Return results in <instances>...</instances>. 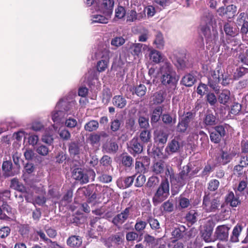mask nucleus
I'll return each mask as SVG.
<instances>
[{"label":"nucleus","mask_w":248,"mask_h":248,"mask_svg":"<svg viewBox=\"0 0 248 248\" xmlns=\"http://www.w3.org/2000/svg\"><path fill=\"white\" fill-rule=\"evenodd\" d=\"M160 72L162 84L169 88L170 92H173L176 88L179 77L177 76L170 63L168 61H162Z\"/></svg>","instance_id":"1"},{"label":"nucleus","mask_w":248,"mask_h":248,"mask_svg":"<svg viewBox=\"0 0 248 248\" xmlns=\"http://www.w3.org/2000/svg\"><path fill=\"white\" fill-rule=\"evenodd\" d=\"M170 195V184L167 178L162 180L153 197V202L156 206L168 198Z\"/></svg>","instance_id":"2"},{"label":"nucleus","mask_w":248,"mask_h":248,"mask_svg":"<svg viewBox=\"0 0 248 248\" xmlns=\"http://www.w3.org/2000/svg\"><path fill=\"white\" fill-rule=\"evenodd\" d=\"M95 176V173L92 170H85L78 168L74 169L72 171V177L76 180L79 181L81 184L88 183L90 178L93 180Z\"/></svg>","instance_id":"3"},{"label":"nucleus","mask_w":248,"mask_h":248,"mask_svg":"<svg viewBox=\"0 0 248 248\" xmlns=\"http://www.w3.org/2000/svg\"><path fill=\"white\" fill-rule=\"evenodd\" d=\"M190 169L187 165L183 167V170L177 176H175L173 185H178L179 186H184L191 178L189 173Z\"/></svg>","instance_id":"4"},{"label":"nucleus","mask_w":248,"mask_h":248,"mask_svg":"<svg viewBox=\"0 0 248 248\" xmlns=\"http://www.w3.org/2000/svg\"><path fill=\"white\" fill-rule=\"evenodd\" d=\"M219 205V201L217 199L211 200L209 195L204 196L202 206L206 212H215L218 209Z\"/></svg>","instance_id":"5"},{"label":"nucleus","mask_w":248,"mask_h":248,"mask_svg":"<svg viewBox=\"0 0 248 248\" xmlns=\"http://www.w3.org/2000/svg\"><path fill=\"white\" fill-rule=\"evenodd\" d=\"M128 150L132 155L140 154L143 151V144L138 137H134L128 143Z\"/></svg>","instance_id":"6"},{"label":"nucleus","mask_w":248,"mask_h":248,"mask_svg":"<svg viewBox=\"0 0 248 248\" xmlns=\"http://www.w3.org/2000/svg\"><path fill=\"white\" fill-rule=\"evenodd\" d=\"M130 210V207H127L121 213L115 216L112 219V223L116 226H120L123 224L128 218Z\"/></svg>","instance_id":"7"},{"label":"nucleus","mask_w":248,"mask_h":248,"mask_svg":"<svg viewBox=\"0 0 248 248\" xmlns=\"http://www.w3.org/2000/svg\"><path fill=\"white\" fill-rule=\"evenodd\" d=\"M124 240L118 234L110 236L105 243V245L108 248H121V245L123 243Z\"/></svg>","instance_id":"8"},{"label":"nucleus","mask_w":248,"mask_h":248,"mask_svg":"<svg viewBox=\"0 0 248 248\" xmlns=\"http://www.w3.org/2000/svg\"><path fill=\"white\" fill-rule=\"evenodd\" d=\"M213 231V226L210 222H208L203 225L201 230L202 238L206 242H210L212 241V234Z\"/></svg>","instance_id":"9"},{"label":"nucleus","mask_w":248,"mask_h":248,"mask_svg":"<svg viewBox=\"0 0 248 248\" xmlns=\"http://www.w3.org/2000/svg\"><path fill=\"white\" fill-rule=\"evenodd\" d=\"M11 187L24 194V197L26 200L28 202H31V197L28 194L26 188L22 183H20L17 179L14 178L11 180Z\"/></svg>","instance_id":"10"},{"label":"nucleus","mask_w":248,"mask_h":248,"mask_svg":"<svg viewBox=\"0 0 248 248\" xmlns=\"http://www.w3.org/2000/svg\"><path fill=\"white\" fill-rule=\"evenodd\" d=\"M102 58L103 60L99 61L97 64V70L98 72L104 71L108 67L110 57V51L108 49H105L102 52Z\"/></svg>","instance_id":"11"},{"label":"nucleus","mask_w":248,"mask_h":248,"mask_svg":"<svg viewBox=\"0 0 248 248\" xmlns=\"http://www.w3.org/2000/svg\"><path fill=\"white\" fill-rule=\"evenodd\" d=\"M230 228L226 225H220L217 226L215 232V234L217 239L221 241H227L229 237V231Z\"/></svg>","instance_id":"12"},{"label":"nucleus","mask_w":248,"mask_h":248,"mask_svg":"<svg viewBox=\"0 0 248 248\" xmlns=\"http://www.w3.org/2000/svg\"><path fill=\"white\" fill-rule=\"evenodd\" d=\"M114 5L113 0H103L101 4V10L106 16L110 17L113 12Z\"/></svg>","instance_id":"13"},{"label":"nucleus","mask_w":248,"mask_h":248,"mask_svg":"<svg viewBox=\"0 0 248 248\" xmlns=\"http://www.w3.org/2000/svg\"><path fill=\"white\" fill-rule=\"evenodd\" d=\"M202 32L208 42L215 41L217 38V32L216 31H211L208 27H203L202 29Z\"/></svg>","instance_id":"14"},{"label":"nucleus","mask_w":248,"mask_h":248,"mask_svg":"<svg viewBox=\"0 0 248 248\" xmlns=\"http://www.w3.org/2000/svg\"><path fill=\"white\" fill-rule=\"evenodd\" d=\"M145 16L144 12L137 13L135 10L129 11L127 14V22H136L142 20Z\"/></svg>","instance_id":"15"},{"label":"nucleus","mask_w":248,"mask_h":248,"mask_svg":"<svg viewBox=\"0 0 248 248\" xmlns=\"http://www.w3.org/2000/svg\"><path fill=\"white\" fill-rule=\"evenodd\" d=\"M179 148L180 144L179 142L175 139H173L169 142L165 149V151L169 155H170L177 152Z\"/></svg>","instance_id":"16"},{"label":"nucleus","mask_w":248,"mask_h":248,"mask_svg":"<svg viewBox=\"0 0 248 248\" xmlns=\"http://www.w3.org/2000/svg\"><path fill=\"white\" fill-rule=\"evenodd\" d=\"M103 151L107 153H115L118 149V146L115 142L110 141L103 145Z\"/></svg>","instance_id":"17"},{"label":"nucleus","mask_w":248,"mask_h":248,"mask_svg":"<svg viewBox=\"0 0 248 248\" xmlns=\"http://www.w3.org/2000/svg\"><path fill=\"white\" fill-rule=\"evenodd\" d=\"M67 244L70 247L78 248L82 244V239L78 236L73 235L68 238Z\"/></svg>","instance_id":"18"},{"label":"nucleus","mask_w":248,"mask_h":248,"mask_svg":"<svg viewBox=\"0 0 248 248\" xmlns=\"http://www.w3.org/2000/svg\"><path fill=\"white\" fill-rule=\"evenodd\" d=\"M226 202L232 207H236L240 204L239 198L235 197L232 192H229L226 197Z\"/></svg>","instance_id":"19"},{"label":"nucleus","mask_w":248,"mask_h":248,"mask_svg":"<svg viewBox=\"0 0 248 248\" xmlns=\"http://www.w3.org/2000/svg\"><path fill=\"white\" fill-rule=\"evenodd\" d=\"M113 104L120 108H124L126 105V99L121 95H116L112 99Z\"/></svg>","instance_id":"20"},{"label":"nucleus","mask_w":248,"mask_h":248,"mask_svg":"<svg viewBox=\"0 0 248 248\" xmlns=\"http://www.w3.org/2000/svg\"><path fill=\"white\" fill-rule=\"evenodd\" d=\"M169 135L163 130L158 131L155 136V140L159 144H164L166 143Z\"/></svg>","instance_id":"21"},{"label":"nucleus","mask_w":248,"mask_h":248,"mask_svg":"<svg viewBox=\"0 0 248 248\" xmlns=\"http://www.w3.org/2000/svg\"><path fill=\"white\" fill-rule=\"evenodd\" d=\"M203 123L205 126H212L217 124L216 117L212 113H206L203 119Z\"/></svg>","instance_id":"22"},{"label":"nucleus","mask_w":248,"mask_h":248,"mask_svg":"<svg viewBox=\"0 0 248 248\" xmlns=\"http://www.w3.org/2000/svg\"><path fill=\"white\" fill-rule=\"evenodd\" d=\"M151 132L150 130L148 129L142 130L139 136V138L142 144L147 143L151 142Z\"/></svg>","instance_id":"23"},{"label":"nucleus","mask_w":248,"mask_h":248,"mask_svg":"<svg viewBox=\"0 0 248 248\" xmlns=\"http://www.w3.org/2000/svg\"><path fill=\"white\" fill-rule=\"evenodd\" d=\"M242 227L241 225H236L232 231V234L230 237V241L233 243H236L239 241L238 237L242 231Z\"/></svg>","instance_id":"24"},{"label":"nucleus","mask_w":248,"mask_h":248,"mask_svg":"<svg viewBox=\"0 0 248 248\" xmlns=\"http://www.w3.org/2000/svg\"><path fill=\"white\" fill-rule=\"evenodd\" d=\"M230 99V92L228 90H224L219 94L218 99L220 103L226 105Z\"/></svg>","instance_id":"25"},{"label":"nucleus","mask_w":248,"mask_h":248,"mask_svg":"<svg viewBox=\"0 0 248 248\" xmlns=\"http://www.w3.org/2000/svg\"><path fill=\"white\" fill-rule=\"evenodd\" d=\"M150 60L153 62L158 63L161 62L163 57L161 53L156 50H152L149 53Z\"/></svg>","instance_id":"26"},{"label":"nucleus","mask_w":248,"mask_h":248,"mask_svg":"<svg viewBox=\"0 0 248 248\" xmlns=\"http://www.w3.org/2000/svg\"><path fill=\"white\" fill-rule=\"evenodd\" d=\"M186 231V228L184 226H181L179 228H175L171 232V235L176 240L181 239L183 238L184 233Z\"/></svg>","instance_id":"27"},{"label":"nucleus","mask_w":248,"mask_h":248,"mask_svg":"<svg viewBox=\"0 0 248 248\" xmlns=\"http://www.w3.org/2000/svg\"><path fill=\"white\" fill-rule=\"evenodd\" d=\"M198 216L199 214L196 210H191L186 214V218L189 223L193 224L197 221Z\"/></svg>","instance_id":"28"},{"label":"nucleus","mask_w":248,"mask_h":248,"mask_svg":"<svg viewBox=\"0 0 248 248\" xmlns=\"http://www.w3.org/2000/svg\"><path fill=\"white\" fill-rule=\"evenodd\" d=\"M99 127V123L96 120H91L84 125V129L88 132L96 131Z\"/></svg>","instance_id":"29"},{"label":"nucleus","mask_w":248,"mask_h":248,"mask_svg":"<svg viewBox=\"0 0 248 248\" xmlns=\"http://www.w3.org/2000/svg\"><path fill=\"white\" fill-rule=\"evenodd\" d=\"M165 169V164L161 161H158L155 163L152 167L153 171L156 174L163 173Z\"/></svg>","instance_id":"30"},{"label":"nucleus","mask_w":248,"mask_h":248,"mask_svg":"<svg viewBox=\"0 0 248 248\" xmlns=\"http://www.w3.org/2000/svg\"><path fill=\"white\" fill-rule=\"evenodd\" d=\"M162 112V108L160 106L157 107L154 110L151 118V123H155L159 121L160 115Z\"/></svg>","instance_id":"31"},{"label":"nucleus","mask_w":248,"mask_h":248,"mask_svg":"<svg viewBox=\"0 0 248 248\" xmlns=\"http://www.w3.org/2000/svg\"><path fill=\"white\" fill-rule=\"evenodd\" d=\"M195 81V78L193 75L188 74L183 77L182 82L185 86L190 87L194 84Z\"/></svg>","instance_id":"32"},{"label":"nucleus","mask_w":248,"mask_h":248,"mask_svg":"<svg viewBox=\"0 0 248 248\" xmlns=\"http://www.w3.org/2000/svg\"><path fill=\"white\" fill-rule=\"evenodd\" d=\"M68 148L71 155H76L80 153L79 146L78 142H71L69 144Z\"/></svg>","instance_id":"33"},{"label":"nucleus","mask_w":248,"mask_h":248,"mask_svg":"<svg viewBox=\"0 0 248 248\" xmlns=\"http://www.w3.org/2000/svg\"><path fill=\"white\" fill-rule=\"evenodd\" d=\"M232 159L231 156L227 153L222 152L221 155L218 157V162L222 165H225L229 163Z\"/></svg>","instance_id":"34"},{"label":"nucleus","mask_w":248,"mask_h":248,"mask_svg":"<svg viewBox=\"0 0 248 248\" xmlns=\"http://www.w3.org/2000/svg\"><path fill=\"white\" fill-rule=\"evenodd\" d=\"M64 112L61 110H55L52 113V119L54 123H59L64 117Z\"/></svg>","instance_id":"35"},{"label":"nucleus","mask_w":248,"mask_h":248,"mask_svg":"<svg viewBox=\"0 0 248 248\" xmlns=\"http://www.w3.org/2000/svg\"><path fill=\"white\" fill-rule=\"evenodd\" d=\"M154 43L156 45L157 48L162 49L163 47L164 42L162 34L161 32H157Z\"/></svg>","instance_id":"36"},{"label":"nucleus","mask_w":248,"mask_h":248,"mask_svg":"<svg viewBox=\"0 0 248 248\" xmlns=\"http://www.w3.org/2000/svg\"><path fill=\"white\" fill-rule=\"evenodd\" d=\"M153 102L154 104H160L164 100L163 93L161 91L155 93L153 96Z\"/></svg>","instance_id":"37"},{"label":"nucleus","mask_w":248,"mask_h":248,"mask_svg":"<svg viewBox=\"0 0 248 248\" xmlns=\"http://www.w3.org/2000/svg\"><path fill=\"white\" fill-rule=\"evenodd\" d=\"M138 124L140 128L147 129L150 126L149 118L143 116H140L138 118Z\"/></svg>","instance_id":"38"},{"label":"nucleus","mask_w":248,"mask_h":248,"mask_svg":"<svg viewBox=\"0 0 248 248\" xmlns=\"http://www.w3.org/2000/svg\"><path fill=\"white\" fill-rule=\"evenodd\" d=\"M2 169L5 172L7 176H13L15 174L11 171L12 164L9 161H4L2 164Z\"/></svg>","instance_id":"39"},{"label":"nucleus","mask_w":248,"mask_h":248,"mask_svg":"<svg viewBox=\"0 0 248 248\" xmlns=\"http://www.w3.org/2000/svg\"><path fill=\"white\" fill-rule=\"evenodd\" d=\"M122 163L124 166L130 167L133 164V159L130 155L124 154L122 156Z\"/></svg>","instance_id":"40"},{"label":"nucleus","mask_w":248,"mask_h":248,"mask_svg":"<svg viewBox=\"0 0 248 248\" xmlns=\"http://www.w3.org/2000/svg\"><path fill=\"white\" fill-rule=\"evenodd\" d=\"M125 127L131 131L134 132L136 131V125L135 120L134 118H130L126 121Z\"/></svg>","instance_id":"41"},{"label":"nucleus","mask_w":248,"mask_h":248,"mask_svg":"<svg viewBox=\"0 0 248 248\" xmlns=\"http://www.w3.org/2000/svg\"><path fill=\"white\" fill-rule=\"evenodd\" d=\"M147 221L153 230H157L160 228L159 221L156 219L153 218L152 217H149L147 218Z\"/></svg>","instance_id":"42"},{"label":"nucleus","mask_w":248,"mask_h":248,"mask_svg":"<svg viewBox=\"0 0 248 248\" xmlns=\"http://www.w3.org/2000/svg\"><path fill=\"white\" fill-rule=\"evenodd\" d=\"M162 120L164 124H174L176 123V118H172L169 114H164L162 115Z\"/></svg>","instance_id":"43"},{"label":"nucleus","mask_w":248,"mask_h":248,"mask_svg":"<svg viewBox=\"0 0 248 248\" xmlns=\"http://www.w3.org/2000/svg\"><path fill=\"white\" fill-rule=\"evenodd\" d=\"M108 17L102 15H93L92 18V22L106 24L108 22Z\"/></svg>","instance_id":"44"},{"label":"nucleus","mask_w":248,"mask_h":248,"mask_svg":"<svg viewBox=\"0 0 248 248\" xmlns=\"http://www.w3.org/2000/svg\"><path fill=\"white\" fill-rule=\"evenodd\" d=\"M146 225L147 223L145 221H142L138 218L135 225V229L137 232H140L145 229Z\"/></svg>","instance_id":"45"},{"label":"nucleus","mask_w":248,"mask_h":248,"mask_svg":"<svg viewBox=\"0 0 248 248\" xmlns=\"http://www.w3.org/2000/svg\"><path fill=\"white\" fill-rule=\"evenodd\" d=\"M161 208L164 211L167 212H171L173 210L174 206L172 203V201L170 200L164 202L161 205Z\"/></svg>","instance_id":"46"},{"label":"nucleus","mask_w":248,"mask_h":248,"mask_svg":"<svg viewBox=\"0 0 248 248\" xmlns=\"http://www.w3.org/2000/svg\"><path fill=\"white\" fill-rule=\"evenodd\" d=\"M135 169L138 173H144L147 170V167L139 161H137L135 163Z\"/></svg>","instance_id":"47"},{"label":"nucleus","mask_w":248,"mask_h":248,"mask_svg":"<svg viewBox=\"0 0 248 248\" xmlns=\"http://www.w3.org/2000/svg\"><path fill=\"white\" fill-rule=\"evenodd\" d=\"M146 87L144 85L140 84L135 88V93L139 96H142L146 92Z\"/></svg>","instance_id":"48"},{"label":"nucleus","mask_w":248,"mask_h":248,"mask_svg":"<svg viewBox=\"0 0 248 248\" xmlns=\"http://www.w3.org/2000/svg\"><path fill=\"white\" fill-rule=\"evenodd\" d=\"M159 182V179L156 176L150 177L146 184V186L148 188L154 187L155 186L157 185Z\"/></svg>","instance_id":"49"},{"label":"nucleus","mask_w":248,"mask_h":248,"mask_svg":"<svg viewBox=\"0 0 248 248\" xmlns=\"http://www.w3.org/2000/svg\"><path fill=\"white\" fill-rule=\"evenodd\" d=\"M142 47V45L141 44H133L131 47L132 54L138 56L141 53Z\"/></svg>","instance_id":"50"},{"label":"nucleus","mask_w":248,"mask_h":248,"mask_svg":"<svg viewBox=\"0 0 248 248\" xmlns=\"http://www.w3.org/2000/svg\"><path fill=\"white\" fill-rule=\"evenodd\" d=\"M165 170L166 176L165 178H166L168 179V177H169L171 184L173 185L175 176L174 174L173 170L171 168L168 167H167Z\"/></svg>","instance_id":"51"},{"label":"nucleus","mask_w":248,"mask_h":248,"mask_svg":"<svg viewBox=\"0 0 248 248\" xmlns=\"http://www.w3.org/2000/svg\"><path fill=\"white\" fill-rule=\"evenodd\" d=\"M195 114L192 112H186L181 119V121L189 125V123L194 119Z\"/></svg>","instance_id":"52"},{"label":"nucleus","mask_w":248,"mask_h":248,"mask_svg":"<svg viewBox=\"0 0 248 248\" xmlns=\"http://www.w3.org/2000/svg\"><path fill=\"white\" fill-rule=\"evenodd\" d=\"M126 14L124 8L122 6H119L115 9V17L118 19H122L125 16Z\"/></svg>","instance_id":"53"},{"label":"nucleus","mask_w":248,"mask_h":248,"mask_svg":"<svg viewBox=\"0 0 248 248\" xmlns=\"http://www.w3.org/2000/svg\"><path fill=\"white\" fill-rule=\"evenodd\" d=\"M188 125L182 121H179L177 127L176 131L179 133H184L187 131Z\"/></svg>","instance_id":"54"},{"label":"nucleus","mask_w":248,"mask_h":248,"mask_svg":"<svg viewBox=\"0 0 248 248\" xmlns=\"http://www.w3.org/2000/svg\"><path fill=\"white\" fill-rule=\"evenodd\" d=\"M72 192L70 191H68L61 201V203L62 205H66L70 202L72 200Z\"/></svg>","instance_id":"55"},{"label":"nucleus","mask_w":248,"mask_h":248,"mask_svg":"<svg viewBox=\"0 0 248 248\" xmlns=\"http://www.w3.org/2000/svg\"><path fill=\"white\" fill-rule=\"evenodd\" d=\"M222 136L219 135L217 133L215 132V131L213 130V131L210 132V138L211 141L215 143H219L222 138Z\"/></svg>","instance_id":"56"},{"label":"nucleus","mask_w":248,"mask_h":248,"mask_svg":"<svg viewBox=\"0 0 248 248\" xmlns=\"http://www.w3.org/2000/svg\"><path fill=\"white\" fill-rule=\"evenodd\" d=\"M100 162L103 166L108 167L111 166L112 159L109 156L105 155L101 158Z\"/></svg>","instance_id":"57"},{"label":"nucleus","mask_w":248,"mask_h":248,"mask_svg":"<svg viewBox=\"0 0 248 248\" xmlns=\"http://www.w3.org/2000/svg\"><path fill=\"white\" fill-rule=\"evenodd\" d=\"M219 185V182L216 179H213L211 180L208 186V189L211 191H216Z\"/></svg>","instance_id":"58"},{"label":"nucleus","mask_w":248,"mask_h":248,"mask_svg":"<svg viewBox=\"0 0 248 248\" xmlns=\"http://www.w3.org/2000/svg\"><path fill=\"white\" fill-rule=\"evenodd\" d=\"M146 181V177L143 174H140L136 178L135 186L137 187H140L143 186Z\"/></svg>","instance_id":"59"},{"label":"nucleus","mask_w":248,"mask_h":248,"mask_svg":"<svg viewBox=\"0 0 248 248\" xmlns=\"http://www.w3.org/2000/svg\"><path fill=\"white\" fill-rule=\"evenodd\" d=\"M124 42L125 40L122 37H116L112 39L111 44L118 47L123 45Z\"/></svg>","instance_id":"60"},{"label":"nucleus","mask_w":248,"mask_h":248,"mask_svg":"<svg viewBox=\"0 0 248 248\" xmlns=\"http://www.w3.org/2000/svg\"><path fill=\"white\" fill-rule=\"evenodd\" d=\"M206 100L211 106H214L217 102V99L214 93H208L206 96Z\"/></svg>","instance_id":"61"},{"label":"nucleus","mask_w":248,"mask_h":248,"mask_svg":"<svg viewBox=\"0 0 248 248\" xmlns=\"http://www.w3.org/2000/svg\"><path fill=\"white\" fill-rule=\"evenodd\" d=\"M121 121L118 119H116L111 122L110 129L113 132H116L118 131L121 125Z\"/></svg>","instance_id":"62"},{"label":"nucleus","mask_w":248,"mask_h":248,"mask_svg":"<svg viewBox=\"0 0 248 248\" xmlns=\"http://www.w3.org/2000/svg\"><path fill=\"white\" fill-rule=\"evenodd\" d=\"M213 130L215 132L217 133L219 135H221L223 137L226 134L225 125H219L215 126Z\"/></svg>","instance_id":"63"},{"label":"nucleus","mask_w":248,"mask_h":248,"mask_svg":"<svg viewBox=\"0 0 248 248\" xmlns=\"http://www.w3.org/2000/svg\"><path fill=\"white\" fill-rule=\"evenodd\" d=\"M36 152L39 155L45 156L48 154L49 149L46 146L41 145L37 147Z\"/></svg>","instance_id":"64"}]
</instances>
